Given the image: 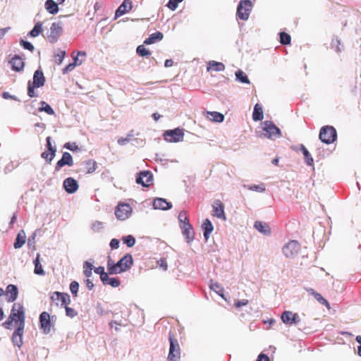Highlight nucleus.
<instances>
[{
    "label": "nucleus",
    "instance_id": "15",
    "mask_svg": "<svg viewBox=\"0 0 361 361\" xmlns=\"http://www.w3.org/2000/svg\"><path fill=\"white\" fill-rule=\"evenodd\" d=\"M213 207V215L218 219L226 220V217L224 212V205L219 200L214 202L212 204Z\"/></svg>",
    "mask_w": 361,
    "mask_h": 361
},
{
    "label": "nucleus",
    "instance_id": "1",
    "mask_svg": "<svg viewBox=\"0 0 361 361\" xmlns=\"http://www.w3.org/2000/svg\"><path fill=\"white\" fill-rule=\"evenodd\" d=\"M25 310L20 303H14L12 306L11 313L3 324L2 326L7 329H11L13 326L25 327Z\"/></svg>",
    "mask_w": 361,
    "mask_h": 361
},
{
    "label": "nucleus",
    "instance_id": "33",
    "mask_svg": "<svg viewBox=\"0 0 361 361\" xmlns=\"http://www.w3.org/2000/svg\"><path fill=\"white\" fill-rule=\"evenodd\" d=\"M84 165L85 166L86 173L88 174L93 173L97 168V164L93 159H88L85 161L84 162Z\"/></svg>",
    "mask_w": 361,
    "mask_h": 361
},
{
    "label": "nucleus",
    "instance_id": "61",
    "mask_svg": "<svg viewBox=\"0 0 361 361\" xmlns=\"http://www.w3.org/2000/svg\"><path fill=\"white\" fill-rule=\"evenodd\" d=\"M110 247L112 249H117L119 247V240L116 238H113L110 242Z\"/></svg>",
    "mask_w": 361,
    "mask_h": 361
},
{
    "label": "nucleus",
    "instance_id": "6",
    "mask_svg": "<svg viewBox=\"0 0 361 361\" xmlns=\"http://www.w3.org/2000/svg\"><path fill=\"white\" fill-rule=\"evenodd\" d=\"M132 213V208L129 204L119 203L115 209V215L119 220L127 219Z\"/></svg>",
    "mask_w": 361,
    "mask_h": 361
},
{
    "label": "nucleus",
    "instance_id": "28",
    "mask_svg": "<svg viewBox=\"0 0 361 361\" xmlns=\"http://www.w3.org/2000/svg\"><path fill=\"white\" fill-rule=\"evenodd\" d=\"M202 228L204 231V237L207 240L214 229L212 222L207 219H205L202 225Z\"/></svg>",
    "mask_w": 361,
    "mask_h": 361
},
{
    "label": "nucleus",
    "instance_id": "27",
    "mask_svg": "<svg viewBox=\"0 0 361 361\" xmlns=\"http://www.w3.org/2000/svg\"><path fill=\"white\" fill-rule=\"evenodd\" d=\"M71 56L73 59V63L76 66H79L82 64L86 59L87 53L84 51H79L76 55L74 52L71 54Z\"/></svg>",
    "mask_w": 361,
    "mask_h": 361
},
{
    "label": "nucleus",
    "instance_id": "36",
    "mask_svg": "<svg viewBox=\"0 0 361 361\" xmlns=\"http://www.w3.org/2000/svg\"><path fill=\"white\" fill-rule=\"evenodd\" d=\"M39 257H40L39 254H37L36 259L34 260V264H35L34 272L35 274L43 276L45 274V272H44V271L42 268V266L40 263Z\"/></svg>",
    "mask_w": 361,
    "mask_h": 361
},
{
    "label": "nucleus",
    "instance_id": "10",
    "mask_svg": "<svg viewBox=\"0 0 361 361\" xmlns=\"http://www.w3.org/2000/svg\"><path fill=\"white\" fill-rule=\"evenodd\" d=\"M164 135L166 140L171 142H177L183 139L184 133L182 129L176 128L166 131Z\"/></svg>",
    "mask_w": 361,
    "mask_h": 361
},
{
    "label": "nucleus",
    "instance_id": "47",
    "mask_svg": "<svg viewBox=\"0 0 361 361\" xmlns=\"http://www.w3.org/2000/svg\"><path fill=\"white\" fill-rule=\"evenodd\" d=\"M137 54L140 56H146L150 54L149 51L144 45H139L136 49Z\"/></svg>",
    "mask_w": 361,
    "mask_h": 361
},
{
    "label": "nucleus",
    "instance_id": "11",
    "mask_svg": "<svg viewBox=\"0 0 361 361\" xmlns=\"http://www.w3.org/2000/svg\"><path fill=\"white\" fill-rule=\"evenodd\" d=\"M281 319L282 322L287 325H291L293 324H296L300 321L299 315L291 311L283 312L281 314Z\"/></svg>",
    "mask_w": 361,
    "mask_h": 361
},
{
    "label": "nucleus",
    "instance_id": "38",
    "mask_svg": "<svg viewBox=\"0 0 361 361\" xmlns=\"http://www.w3.org/2000/svg\"><path fill=\"white\" fill-rule=\"evenodd\" d=\"M235 77H236V79L242 83H245V84L250 83V81L248 79L247 76L241 70H238L235 72Z\"/></svg>",
    "mask_w": 361,
    "mask_h": 361
},
{
    "label": "nucleus",
    "instance_id": "14",
    "mask_svg": "<svg viewBox=\"0 0 361 361\" xmlns=\"http://www.w3.org/2000/svg\"><path fill=\"white\" fill-rule=\"evenodd\" d=\"M72 166L73 165V159L72 155L69 152H63L62 158L59 160L55 166V171H59L64 166Z\"/></svg>",
    "mask_w": 361,
    "mask_h": 361
},
{
    "label": "nucleus",
    "instance_id": "31",
    "mask_svg": "<svg viewBox=\"0 0 361 361\" xmlns=\"http://www.w3.org/2000/svg\"><path fill=\"white\" fill-rule=\"evenodd\" d=\"M163 34L161 32H157L149 35L148 38H147L144 41V44H152L155 43L157 41L161 40L163 39Z\"/></svg>",
    "mask_w": 361,
    "mask_h": 361
},
{
    "label": "nucleus",
    "instance_id": "26",
    "mask_svg": "<svg viewBox=\"0 0 361 361\" xmlns=\"http://www.w3.org/2000/svg\"><path fill=\"white\" fill-rule=\"evenodd\" d=\"M207 71H214L217 72L223 71L225 70V65L221 62L215 61H209L207 67Z\"/></svg>",
    "mask_w": 361,
    "mask_h": 361
},
{
    "label": "nucleus",
    "instance_id": "8",
    "mask_svg": "<svg viewBox=\"0 0 361 361\" xmlns=\"http://www.w3.org/2000/svg\"><path fill=\"white\" fill-rule=\"evenodd\" d=\"M63 29L60 23H53L50 27L49 33L47 34V38L50 43H55L61 35Z\"/></svg>",
    "mask_w": 361,
    "mask_h": 361
},
{
    "label": "nucleus",
    "instance_id": "41",
    "mask_svg": "<svg viewBox=\"0 0 361 361\" xmlns=\"http://www.w3.org/2000/svg\"><path fill=\"white\" fill-rule=\"evenodd\" d=\"M290 35L285 32H280V42L283 45H287L290 43Z\"/></svg>",
    "mask_w": 361,
    "mask_h": 361
},
{
    "label": "nucleus",
    "instance_id": "24",
    "mask_svg": "<svg viewBox=\"0 0 361 361\" xmlns=\"http://www.w3.org/2000/svg\"><path fill=\"white\" fill-rule=\"evenodd\" d=\"M45 78L41 70H37L34 73L32 85L37 87H40L44 85Z\"/></svg>",
    "mask_w": 361,
    "mask_h": 361
},
{
    "label": "nucleus",
    "instance_id": "23",
    "mask_svg": "<svg viewBox=\"0 0 361 361\" xmlns=\"http://www.w3.org/2000/svg\"><path fill=\"white\" fill-rule=\"evenodd\" d=\"M25 327H18L13 334L12 341L15 345L20 347L23 345V334Z\"/></svg>",
    "mask_w": 361,
    "mask_h": 361
},
{
    "label": "nucleus",
    "instance_id": "45",
    "mask_svg": "<svg viewBox=\"0 0 361 361\" xmlns=\"http://www.w3.org/2000/svg\"><path fill=\"white\" fill-rule=\"evenodd\" d=\"M92 269H93V266L91 263L88 262H85V264H84V271H83V273H84V275L87 277V278H89L92 276Z\"/></svg>",
    "mask_w": 361,
    "mask_h": 361
},
{
    "label": "nucleus",
    "instance_id": "20",
    "mask_svg": "<svg viewBox=\"0 0 361 361\" xmlns=\"http://www.w3.org/2000/svg\"><path fill=\"white\" fill-rule=\"evenodd\" d=\"M181 228L183 230V234L187 239V241L188 243L191 242L194 239L195 233L189 221L183 222V224L181 225Z\"/></svg>",
    "mask_w": 361,
    "mask_h": 361
},
{
    "label": "nucleus",
    "instance_id": "46",
    "mask_svg": "<svg viewBox=\"0 0 361 361\" xmlns=\"http://www.w3.org/2000/svg\"><path fill=\"white\" fill-rule=\"evenodd\" d=\"M212 290L215 291L218 295L224 298V288L218 283H212L210 286Z\"/></svg>",
    "mask_w": 361,
    "mask_h": 361
},
{
    "label": "nucleus",
    "instance_id": "13",
    "mask_svg": "<svg viewBox=\"0 0 361 361\" xmlns=\"http://www.w3.org/2000/svg\"><path fill=\"white\" fill-rule=\"evenodd\" d=\"M52 301L60 302L61 306L68 305L71 303L70 295L66 293H61L59 291L54 292L51 295Z\"/></svg>",
    "mask_w": 361,
    "mask_h": 361
},
{
    "label": "nucleus",
    "instance_id": "34",
    "mask_svg": "<svg viewBox=\"0 0 361 361\" xmlns=\"http://www.w3.org/2000/svg\"><path fill=\"white\" fill-rule=\"evenodd\" d=\"M308 293L312 295L321 304L329 307L328 301L322 297L320 293H317L314 289L310 288L307 290Z\"/></svg>",
    "mask_w": 361,
    "mask_h": 361
},
{
    "label": "nucleus",
    "instance_id": "49",
    "mask_svg": "<svg viewBox=\"0 0 361 361\" xmlns=\"http://www.w3.org/2000/svg\"><path fill=\"white\" fill-rule=\"evenodd\" d=\"M122 240H123L124 243H126V245L129 247H133L135 243V239L131 235L123 237Z\"/></svg>",
    "mask_w": 361,
    "mask_h": 361
},
{
    "label": "nucleus",
    "instance_id": "5",
    "mask_svg": "<svg viewBox=\"0 0 361 361\" xmlns=\"http://www.w3.org/2000/svg\"><path fill=\"white\" fill-rule=\"evenodd\" d=\"M252 4L250 0H241L238 6L236 15L242 20H246L250 16Z\"/></svg>",
    "mask_w": 361,
    "mask_h": 361
},
{
    "label": "nucleus",
    "instance_id": "17",
    "mask_svg": "<svg viewBox=\"0 0 361 361\" xmlns=\"http://www.w3.org/2000/svg\"><path fill=\"white\" fill-rule=\"evenodd\" d=\"M63 186L65 190L69 194L75 192L79 187L77 180L71 177L63 180Z\"/></svg>",
    "mask_w": 361,
    "mask_h": 361
},
{
    "label": "nucleus",
    "instance_id": "40",
    "mask_svg": "<svg viewBox=\"0 0 361 361\" xmlns=\"http://www.w3.org/2000/svg\"><path fill=\"white\" fill-rule=\"evenodd\" d=\"M42 32V25L40 23H37L35 24L32 30L30 32V35L31 37H37Z\"/></svg>",
    "mask_w": 361,
    "mask_h": 361
},
{
    "label": "nucleus",
    "instance_id": "3",
    "mask_svg": "<svg viewBox=\"0 0 361 361\" xmlns=\"http://www.w3.org/2000/svg\"><path fill=\"white\" fill-rule=\"evenodd\" d=\"M169 340L170 342V347L167 360L168 361H179L180 358V348L178 341L176 338L174 334L171 331L169 332Z\"/></svg>",
    "mask_w": 361,
    "mask_h": 361
},
{
    "label": "nucleus",
    "instance_id": "59",
    "mask_svg": "<svg viewBox=\"0 0 361 361\" xmlns=\"http://www.w3.org/2000/svg\"><path fill=\"white\" fill-rule=\"evenodd\" d=\"M179 221L183 224V222L189 221L185 211H181L178 214Z\"/></svg>",
    "mask_w": 361,
    "mask_h": 361
},
{
    "label": "nucleus",
    "instance_id": "64",
    "mask_svg": "<svg viewBox=\"0 0 361 361\" xmlns=\"http://www.w3.org/2000/svg\"><path fill=\"white\" fill-rule=\"evenodd\" d=\"M257 361H269V358L264 354H260L258 356Z\"/></svg>",
    "mask_w": 361,
    "mask_h": 361
},
{
    "label": "nucleus",
    "instance_id": "44",
    "mask_svg": "<svg viewBox=\"0 0 361 361\" xmlns=\"http://www.w3.org/2000/svg\"><path fill=\"white\" fill-rule=\"evenodd\" d=\"M41 105H42V106L39 109V110L40 111H44L47 114H48L49 115H54V111L50 106V105H49L47 103H46L45 102H41Z\"/></svg>",
    "mask_w": 361,
    "mask_h": 361
},
{
    "label": "nucleus",
    "instance_id": "42",
    "mask_svg": "<svg viewBox=\"0 0 361 361\" xmlns=\"http://www.w3.org/2000/svg\"><path fill=\"white\" fill-rule=\"evenodd\" d=\"M66 55V51L60 50L57 54H56L54 55L55 63L57 65L61 64V63L63 62Z\"/></svg>",
    "mask_w": 361,
    "mask_h": 361
},
{
    "label": "nucleus",
    "instance_id": "53",
    "mask_svg": "<svg viewBox=\"0 0 361 361\" xmlns=\"http://www.w3.org/2000/svg\"><path fill=\"white\" fill-rule=\"evenodd\" d=\"M63 307L66 310V316L73 318L77 315V312L75 310V309L70 307L68 305H64Z\"/></svg>",
    "mask_w": 361,
    "mask_h": 361
},
{
    "label": "nucleus",
    "instance_id": "4",
    "mask_svg": "<svg viewBox=\"0 0 361 361\" xmlns=\"http://www.w3.org/2000/svg\"><path fill=\"white\" fill-rule=\"evenodd\" d=\"M319 137L322 142L331 144L337 137L336 130L333 126H324L320 129Z\"/></svg>",
    "mask_w": 361,
    "mask_h": 361
},
{
    "label": "nucleus",
    "instance_id": "7",
    "mask_svg": "<svg viewBox=\"0 0 361 361\" xmlns=\"http://www.w3.org/2000/svg\"><path fill=\"white\" fill-rule=\"evenodd\" d=\"M264 136L269 139H274L281 135L280 129L276 127L271 121H265L264 123Z\"/></svg>",
    "mask_w": 361,
    "mask_h": 361
},
{
    "label": "nucleus",
    "instance_id": "58",
    "mask_svg": "<svg viewBox=\"0 0 361 361\" xmlns=\"http://www.w3.org/2000/svg\"><path fill=\"white\" fill-rule=\"evenodd\" d=\"M249 190H255L257 192H264L265 190V187L263 184L262 185H253L249 187Z\"/></svg>",
    "mask_w": 361,
    "mask_h": 361
},
{
    "label": "nucleus",
    "instance_id": "57",
    "mask_svg": "<svg viewBox=\"0 0 361 361\" xmlns=\"http://www.w3.org/2000/svg\"><path fill=\"white\" fill-rule=\"evenodd\" d=\"M35 87H36L35 85H33L32 84L30 83V82H29L28 87H27V94L29 95L30 97H35L36 96L35 92Z\"/></svg>",
    "mask_w": 361,
    "mask_h": 361
},
{
    "label": "nucleus",
    "instance_id": "21",
    "mask_svg": "<svg viewBox=\"0 0 361 361\" xmlns=\"http://www.w3.org/2000/svg\"><path fill=\"white\" fill-rule=\"evenodd\" d=\"M132 8V4L130 0H124L123 3L119 6L115 13V18H118L126 12L129 11Z\"/></svg>",
    "mask_w": 361,
    "mask_h": 361
},
{
    "label": "nucleus",
    "instance_id": "22",
    "mask_svg": "<svg viewBox=\"0 0 361 361\" xmlns=\"http://www.w3.org/2000/svg\"><path fill=\"white\" fill-rule=\"evenodd\" d=\"M153 207L155 209L167 210L171 208L172 204L165 199L156 198L153 202Z\"/></svg>",
    "mask_w": 361,
    "mask_h": 361
},
{
    "label": "nucleus",
    "instance_id": "51",
    "mask_svg": "<svg viewBox=\"0 0 361 361\" xmlns=\"http://www.w3.org/2000/svg\"><path fill=\"white\" fill-rule=\"evenodd\" d=\"M94 271L96 274L100 275L101 281L104 280V279H105L107 277L108 274L105 272L104 267H102V266L98 267L95 268L94 269Z\"/></svg>",
    "mask_w": 361,
    "mask_h": 361
},
{
    "label": "nucleus",
    "instance_id": "2",
    "mask_svg": "<svg viewBox=\"0 0 361 361\" xmlns=\"http://www.w3.org/2000/svg\"><path fill=\"white\" fill-rule=\"evenodd\" d=\"M133 260L131 255L126 254L117 263L109 257L107 269L109 274H117L126 271L131 268Z\"/></svg>",
    "mask_w": 361,
    "mask_h": 361
},
{
    "label": "nucleus",
    "instance_id": "54",
    "mask_svg": "<svg viewBox=\"0 0 361 361\" xmlns=\"http://www.w3.org/2000/svg\"><path fill=\"white\" fill-rule=\"evenodd\" d=\"M180 2H182V1H179V0H169V1L167 4V6L171 11H174L177 8L178 4Z\"/></svg>",
    "mask_w": 361,
    "mask_h": 361
},
{
    "label": "nucleus",
    "instance_id": "18",
    "mask_svg": "<svg viewBox=\"0 0 361 361\" xmlns=\"http://www.w3.org/2000/svg\"><path fill=\"white\" fill-rule=\"evenodd\" d=\"M5 295L8 302H14L18 295V290L16 285L9 284L7 286L5 291Z\"/></svg>",
    "mask_w": 361,
    "mask_h": 361
},
{
    "label": "nucleus",
    "instance_id": "37",
    "mask_svg": "<svg viewBox=\"0 0 361 361\" xmlns=\"http://www.w3.org/2000/svg\"><path fill=\"white\" fill-rule=\"evenodd\" d=\"M104 285H110L114 288L118 287L121 284L120 280L117 278H110L107 275V277L102 281Z\"/></svg>",
    "mask_w": 361,
    "mask_h": 361
},
{
    "label": "nucleus",
    "instance_id": "62",
    "mask_svg": "<svg viewBox=\"0 0 361 361\" xmlns=\"http://www.w3.org/2000/svg\"><path fill=\"white\" fill-rule=\"evenodd\" d=\"M46 141H47V149L49 151H51V152H53V150L56 151V149L54 147H53L51 143V137H47L46 139Z\"/></svg>",
    "mask_w": 361,
    "mask_h": 361
},
{
    "label": "nucleus",
    "instance_id": "56",
    "mask_svg": "<svg viewBox=\"0 0 361 361\" xmlns=\"http://www.w3.org/2000/svg\"><path fill=\"white\" fill-rule=\"evenodd\" d=\"M76 67V66L74 64V63H69L68 65H67L63 70H62V73L63 75L65 74H67L69 72H71L72 71H73L75 69V68Z\"/></svg>",
    "mask_w": 361,
    "mask_h": 361
},
{
    "label": "nucleus",
    "instance_id": "25",
    "mask_svg": "<svg viewBox=\"0 0 361 361\" xmlns=\"http://www.w3.org/2000/svg\"><path fill=\"white\" fill-rule=\"evenodd\" d=\"M204 114L207 119L213 122L221 123L224 119V116L217 111H206Z\"/></svg>",
    "mask_w": 361,
    "mask_h": 361
},
{
    "label": "nucleus",
    "instance_id": "48",
    "mask_svg": "<svg viewBox=\"0 0 361 361\" xmlns=\"http://www.w3.org/2000/svg\"><path fill=\"white\" fill-rule=\"evenodd\" d=\"M63 147L72 152H78L80 150L76 142H66L64 144Z\"/></svg>",
    "mask_w": 361,
    "mask_h": 361
},
{
    "label": "nucleus",
    "instance_id": "16",
    "mask_svg": "<svg viewBox=\"0 0 361 361\" xmlns=\"http://www.w3.org/2000/svg\"><path fill=\"white\" fill-rule=\"evenodd\" d=\"M39 323L41 329L43 330L44 333L48 334L51 330V322H50V315L47 312H43L41 313L39 316Z\"/></svg>",
    "mask_w": 361,
    "mask_h": 361
},
{
    "label": "nucleus",
    "instance_id": "55",
    "mask_svg": "<svg viewBox=\"0 0 361 361\" xmlns=\"http://www.w3.org/2000/svg\"><path fill=\"white\" fill-rule=\"evenodd\" d=\"M20 44L24 49L33 51L34 47L30 42L22 39L20 40Z\"/></svg>",
    "mask_w": 361,
    "mask_h": 361
},
{
    "label": "nucleus",
    "instance_id": "60",
    "mask_svg": "<svg viewBox=\"0 0 361 361\" xmlns=\"http://www.w3.org/2000/svg\"><path fill=\"white\" fill-rule=\"evenodd\" d=\"M159 266L164 271H166L167 270V268H168V265H167V262L166 261L165 259H160L158 262H157Z\"/></svg>",
    "mask_w": 361,
    "mask_h": 361
},
{
    "label": "nucleus",
    "instance_id": "32",
    "mask_svg": "<svg viewBox=\"0 0 361 361\" xmlns=\"http://www.w3.org/2000/svg\"><path fill=\"white\" fill-rule=\"evenodd\" d=\"M264 118L262 107L260 104H256L254 106L252 119L255 121H262Z\"/></svg>",
    "mask_w": 361,
    "mask_h": 361
},
{
    "label": "nucleus",
    "instance_id": "50",
    "mask_svg": "<svg viewBox=\"0 0 361 361\" xmlns=\"http://www.w3.org/2000/svg\"><path fill=\"white\" fill-rule=\"evenodd\" d=\"M341 42L337 38L333 39L331 42V47L334 49L336 52L340 53L341 51Z\"/></svg>",
    "mask_w": 361,
    "mask_h": 361
},
{
    "label": "nucleus",
    "instance_id": "9",
    "mask_svg": "<svg viewBox=\"0 0 361 361\" xmlns=\"http://www.w3.org/2000/svg\"><path fill=\"white\" fill-rule=\"evenodd\" d=\"M300 248L298 241L291 240L283 247V252L287 257H293L298 253Z\"/></svg>",
    "mask_w": 361,
    "mask_h": 361
},
{
    "label": "nucleus",
    "instance_id": "52",
    "mask_svg": "<svg viewBox=\"0 0 361 361\" xmlns=\"http://www.w3.org/2000/svg\"><path fill=\"white\" fill-rule=\"evenodd\" d=\"M79 289V283L77 281H72L70 284V290L76 297Z\"/></svg>",
    "mask_w": 361,
    "mask_h": 361
},
{
    "label": "nucleus",
    "instance_id": "43",
    "mask_svg": "<svg viewBox=\"0 0 361 361\" xmlns=\"http://www.w3.org/2000/svg\"><path fill=\"white\" fill-rule=\"evenodd\" d=\"M55 155L56 150H53V152L48 150L42 152V157L44 159L47 161H48V163H51L52 159L54 158Z\"/></svg>",
    "mask_w": 361,
    "mask_h": 361
},
{
    "label": "nucleus",
    "instance_id": "30",
    "mask_svg": "<svg viewBox=\"0 0 361 361\" xmlns=\"http://www.w3.org/2000/svg\"><path fill=\"white\" fill-rule=\"evenodd\" d=\"M26 234L23 230L19 231L14 243V247L19 249L25 243Z\"/></svg>",
    "mask_w": 361,
    "mask_h": 361
},
{
    "label": "nucleus",
    "instance_id": "29",
    "mask_svg": "<svg viewBox=\"0 0 361 361\" xmlns=\"http://www.w3.org/2000/svg\"><path fill=\"white\" fill-rule=\"evenodd\" d=\"M255 228L259 231L260 233L264 235H269L271 233V229L269 226L262 221H256L255 223Z\"/></svg>",
    "mask_w": 361,
    "mask_h": 361
},
{
    "label": "nucleus",
    "instance_id": "35",
    "mask_svg": "<svg viewBox=\"0 0 361 361\" xmlns=\"http://www.w3.org/2000/svg\"><path fill=\"white\" fill-rule=\"evenodd\" d=\"M45 8L51 14H55L59 11L58 4L54 0H47L45 2Z\"/></svg>",
    "mask_w": 361,
    "mask_h": 361
},
{
    "label": "nucleus",
    "instance_id": "12",
    "mask_svg": "<svg viewBox=\"0 0 361 361\" xmlns=\"http://www.w3.org/2000/svg\"><path fill=\"white\" fill-rule=\"evenodd\" d=\"M153 181L152 174L147 171H141L136 178V183L144 187H149Z\"/></svg>",
    "mask_w": 361,
    "mask_h": 361
},
{
    "label": "nucleus",
    "instance_id": "19",
    "mask_svg": "<svg viewBox=\"0 0 361 361\" xmlns=\"http://www.w3.org/2000/svg\"><path fill=\"white\" fill-rule=\"evenodd\" d=\"M12 70L16 72L22 71L25 67L23 59L18 55H15L9 61Z\"/></svg>",
    "mask_w": 361,
    "mask_h": 361
},
{
    "label": "nucleus",
    "instance_id": "63",
    "mask_svg": "<svg viewBox=\"0 0 361 361\" xmlns=\"http://www.w3.org/2000/svg\"><path fill=\"white\" fill-rule=\"evenodd\" d=\"M247 304H248V300L244 299V300H238V301L235 302V306L236 307H240L241 306L247 305Z\"/></svg>",
    "mask_w": 361,
    "mask_h": 361
},
{
    "label": "nucleus",
    "instance_id": "39",
    "mask_svg": "<svg viewBox=\"0 0 361 361\" xmlns=\"http://www.w3.org/2000/svg\"><path fill=\"white\" fill-rule=\"evenodd\" d=\"M301 150L302 152V154L305 157V161L307 165L312 166L313 164V159L312 158L310 154L309 153L308 150L305 148V146L302 145Z\"/></svg>",
    "mask_w": 361,
    "mask_h": 361
}]
</instances>
